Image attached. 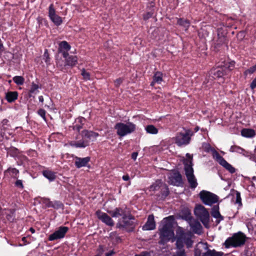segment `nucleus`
Returning <instances> with one entry per match:
<instances>
[{
    "label": "nucleus",
    "mask_w": 256,
    "mask_h": 256,
    "mask_svg": "<svg viewBox=\"0 0 256 256\" xmlns=\"http://www.w3.org/2000/svg\"><path fill=\"white\" fill-rule=\"evenodd\" d=\"M243 34H244V32H241L239 33L238 35V36H240V35L242 36Z\"/></svg>",
    "instance_id": "nucleus-62"
},
{
    "label": "nucleus",
    "mask_w": 256,
    "mask_h": 256,
    "mask_svg": "<svg viewBox=\"0 0 256 256\" xmlns=\"http://www.w3.org/2000/svg\"><path fill=\"white\" fill-rule=\"evenodd\" d=\"M234 66V62H230V64H229V66H225L224 68H228L230 70H232V68Z\"/></svg>",
    "instance_id": "nucleus-51"
},
{
    "label": "nucleus",
    "mask_w": 256,
    "mask_h": 256,
    "mask_svg": "<svg viewBox=\"0 0 256 256\" xmlns=\"http://www.w3.org/2000/svg\"><path fill=\"white\" fill-rule=\"evenodd\" d=\"M62 206V204L58 201H52L51 207L56 209L60 208Z\"/></svg>",
    "instance_id": "nucleus-40"
},
{
    "label": "nucleus",
    "mask_w": 256,
    "mask_h": 256,
    "mask_svg": "<svg viewBox=\"0 0 256 256\" xmlns=\"http://www.w3.org/2000/svg\"><path fill=\"white\" fill-rule=\"evenodd\" d=\"M194 214L203 224L208 228L209 225L210 214L206 209L202 205H197L194 208Z\"/></svg>",
    "instance_id": "nucleus-5"
},
{
    "label": "nucleus",
    "mask_w": 256,
    "mask_h": 256,
    "mask_svg": "<svg viewBox=\"0 0 256 256\" xmlns=\"http://www.w3.org/2000/svg\"><path fill=\"white\" fill-rule=\"evenodd\" d=\"M48 16L52 22L56 26H59L62 23V18L56 14L52 4H51L48 8Z\"/></svg>",
    "instance_id": "nucleus-9"
},
{
    "label": "nucleus",
    "mask_w": 256,
    "mask_h": 256,
    "mask_svg": "<svg viewBox=\"0 0 256 256\" xmlns=\"http://www.w3.org/2000/svg\"><path fill=\"white\" fill-rule=\"evenodd\" d=\"M18 93L16 92H8L6 94V98L9 102H12L18 98Z\"/></svg>",
    "instance_id": "nucleus-22"
},
{
    "label": "nucleus",
    "mask_w": 256,
    "mask_h": 256,
    "mask_svg": "<svg viewBox=\"0 0 256 256\" xmlns=\"http://www.w3.org/2000/svg\"><path fill=\"white\" fill-rule=\"evenodd\" d=\"M122 78H120L115 80L114 84H115L116 86H118L122 84Z\"/></svg>",
    "instance_id": "nucleus-47"
},
{
    "label": "nucleus",
    "mask_w": 256,
    "mask_h": 256,
    "mask_svg": "<svg viewBox=\"0 0 256 256\" xmlns=\"http://www.w3.org/2000/svg\"><path fill=\"white\" fill-rule=\"evenodd\" d=\"M113 218H118L120 216H124V210L121 208H116L114 210L108 211Z\"/></svg>",
    "instance_id": "nucleus-23"
},
{
    "label": "nucleus",
    "mask_w": 256,
    "mask_h": 256,
    "mask_svg": "<svg viewBox=\"0 0 256 256\" xmlns=\"http://www.w3.org/2000/svg\"><path fill=\"white\" fill-rule=\"evenodd\" d=\"M162 80V74L160 72H156L154 76V80L151 83V86H153L155 83L160 84Z\"/></svg>",
    "instance_id": "nucleus-25"
},
{
    "label": "nucleus",
    "mask_w": 256,
    "mask_h": 256,
    "mask_svg": "<svg viewBox=\"0 0 256 256\" xmlns=\"http://www.w3.org/2000/svg\"><path fill=\"white\" fill-rule=\"evenodd\" d=\"M192 156L189 154H186V158L184 160V170L188 182L192 188H194L196 187L198 183L196 180L194 174V170L192 167Z\"/></svg>",
    "instance_id": "nucleus-3"
},
{
    "label": "nucleus",
    "mask_w": 256,
    "mask_h": 256,
    "mask_svg": "<svg viewBox=\"0 0 256 256\" xmlns=\"http://www.w3.org/2000/svg\"><path fill=\"white\" fill-rule=\"evenodd\" d=\"M38 100H39V101L40 102H44V98H43V96H40L38 97Z\"/></svg>",
    "instance_id": "nucleus-56"
},
{
    "label": "nucleus",
    "mask_w": 256,
    "mask_h": 256,
    "mask_svg": "<svg viewBox=\"0 0 256 256\" xmlns=\"http://www.w3.org/2000/svg\"><path fill=\"white\" fill-rule=\"evenodd\" d=\"M30 230L32 232V233H34L35 230L33 228H30Z\"/></svg>",
    "instance_id": "nucleus-58"
},
{
    "label": "nucleus",
    "mask_w": 256,
    "mask_h": 256,
    "mask_svg": "<svg viewBox=\"0 0 256 256\" xmlns=\"http://www.w3.org/2000/svg\"><path fill=\"white\" fill-rule=\"evenodd\" d=\"M68 230V228L61 226L58 230L49 236L48 240L50 241L63 238Z\"/></svg>",
    "instance_id": "nucleus-10"
},
{
    "label": "nucleus",
    "mask_w": 256,
    "mask_h": 256,
    "mask_svg": "<svg viewBox=\"0 0 256 256\" xmlns=\"http://www.w3.org/2000/svg\"><path fill=\"white\" fill-rule=\"evenodd\" d=\"M202 148L204 150V151L206 152H212V150H214V149L212 148L210 145L208 143H204L202 144Z\"/></svg>",
    "instance_id": "nucleus-38"
},
{
    "label": "nucleus",
    "mask_w": 256,
    "mask_h": 256,
    "mask_svg": "<svg viewBox=\"0 0 256 256\" xmlns=\"http://www.w3.org/2000/svg\"><path fill=\"white\" fill-rule=\"evenodd\" d=\"M224 74L225 70L224 66L214 68L210 71L209 80H212V79L220 78L224 75Z\"/></svg>",
    "instance_id": "nucleus-13"
},
{
    "label": "nucleus",
    "mask_w": 256,
    "mask_h": 256,
    "mask_svg": "<svg viewBox=\"0 0 256 256\" xmlns=\"http://www.w3.org/2000/svg\"><path fill=\"white\" fill-rule=\"evenodd\" d=\"M15 186L21 189H22L24 188V186L22 184V181L20 180H17L15 182Z\"/></svg>",
    "instance_id": "nucleus-42"
},
{
    "label": "nucleus",
    "mask_w": 256,
    "mask_h": 256,
    "mask_svg": "<svg viewBox=\"0 0 256 256\" xmlns=\"http://www.w3.org/2000/svg\"><path fill=\"white\" fill-rule=\"evenodd\" d=\"M6 172L14 178H17L19 172L14 168H10L6 170Z\"/></svg>",
    "instance_id": "nucleus-32"
},
{
    "label": "nucleus",
    "mask_w": 256,
    "mask_h": 256,
    "mask_svg": "<svg viewBox=\"0 0 256 256\" xmlns=\"http://www.w3.org/2000/svg\"><path fill=\"white\" fill-rule=\"evenodd\" d=\"M218 39L220 42H224L226 41V38L224 35L220 36L219 34H218Z\"/></svg>",
    "instance_id": "nucleus-49"
},
{
    "label": "nucleus",
    "mask_w": 256,
    "mask_h": 256,
    "mask_svg": "<svg viewBox=\"0 0 256 256\" xmlns=\"http://www.w3.org/2000/svg\"><path fill=\"white\" fill-rule=\"evenodd\" d=\"M2 48H3V46L2 44H0V54L2 51V50H3Z\"/></svg>",
    "instance_id": "nucleus-57"
},
{
    "label": "nucleus",
    "mask_w": 256,
    "mask_h": 256,
    "mask_svg": "<svg viewBox=\"0 0 256 256\" xmlns=\"http://www.w3.org/2000/svg\"><path fill=\"white\" fill-rule=\"evenodd\" d=\"M136 127L134 124L128 122L126 123L118 122L116 124L114 128L116 130L118 136L124 137L134 132Z\"/></svg>",
    "instance_id": "nucleus-4"
},
{
    "label": "nucleus",
    "mask_w": 256,
    "mask_h": 256,
    "mask_svg": "<svg viewBox=\"0 0 256 256\" xmlns=\"http://www.w3.org/2000/svg\"><path fill=\"white\" fill-rule=\"evenodd\" d=\"M82 74L84 78L86 80H90V76L88 72H86L85 70H83L82 72Z\"/></svg>",
    "instance_id": "nucleus-43"
},
{
    "label": "nucleus",
    "mask_w": 256,
    "mask_h": 256,
    "mask_svg": "<svg viewBox=\"0 0 256 256\" xmlns=\"http://www.w3.org/2000/svg\"><path fill=\"white\" fill-rule=\"evenodd\" d=\"M193 133L190 130H184L183 132L178 133L174 138L175 142L178 146L188 144Z\"/></svg>",
    "instance_id": "nucleus-6"
},
{
    "label": "nucleus",
    "mask_w": 256,
    "mask_h": 256,
    "mask_svg": "<svg viewBox=\"0 0 256 256\" xmlns=\"http://www.w3.org/2000/svg\"><path fill=\"white\" fill-rule=\"evenodd\" d=\"M250 86L252 90H254V88H256V77L250 84Z\"/></svg>",
    "instance_id": "nucleus-46"
},
{
    "label": "nucleus",
    "mask_w": 256,
    "mask_h": 256,
    "mask_svg": "<svg viewBox=\"0 0 256 256\" xmlns=\"http://www.w3.org/2000/svg\"><path fill=\"white\" fill-rule=\"evenodd\" d=\"M13 81L17 85H22L24 82V78L22 76H15L12 78Z\"/></svg>",
    "instance_id": "nucleus-34"
},
{
    "label": "nucleus",
    "mask_w": 256,
    "mask_h": 256,
    "mask_svg": "<svg viewBox=\"0 0 256 256\" xmlns=\"http://www.w3.org/2000/svg\"><path fill=\"white\" fill-rule=\"evenodd\" d=\"M244 235L239 232L237 234L234 235L232 238L226 240L224 244L226 248H230V246L237 247L240 246L244 244L245 242Z\"/></svg>",
    "instance_id": "nucleus-7"
},
{
    "label": "nucleus",
    "mask_w": 256,
    "mask_h": 256,
    "mask_svg": "<svg viewBox=\"0 0 256 256\" xmlns=\"http://www.w3.org/2000/svg\"><path fill=\"white\" fill-rule=\"evenodd\" d=\"M38 85L36 84L32 83L30 89V92L31 94H36L38 92Z\"/></svg>",
    "instance_id": "nucleus-39"
},
{
    "label": "nucleus",
    "mask_w": 256,
    "mask_h": 256,
    "mask_svg": "<svg viewBox=\"0 0 256 256\" xmlns=\"http://www.w3.org/2000/svg\"><path fill=\"white\" fill-rule=\"evenodd\" d=\"M174 218L172 216L164 218L162 221L160 228V243L164 244L174 239V232L172 229Z\"/></svg>",
    "instance_id": "nucleus-2"
},
{
    "label": "nucleus",
    "mask_w": 256,
    "mask_h": 256,
    "mask_svg": "<svg viewBox=\"0 0 256 256\" xmlns=\"http://www.w3.org/2000/svg\"><path fill=\"white\" fill-rule=\"evenodd\" d=\"M156 227V224L154 220L153 215H150L148 217L146 224L143 226L142 229L144 230H154Z\"/></svg>",
    "instance_id": "nucleus-17"
},
{
    "label": "nucleus",
    "mask_w": 256,
    "mask_h": 256,
    "mask_svg": "<svg viewBox=\"0 0 256 256\" xmlns=\"http://www.w3.org/2000/svg\"><path fill=\"white\" fill-rule=\"evenodd\" d=\"M26 240V238H25V237L22 238V240L23 242H25Z\"/></svg>",
    "instance_id": "nucleus-60"
},
{
    "label": "nucleus",
    "mask_w": 256,
    "mask_h": 256,
    "mask_svg": "<svg viewBox=\"0 0 256 256\" xmlns=\"http://www.w3.org/2000/svg\"><path fill=\"white\" fill-rule=\"evenodd\" d=\"M7 122V120H4L2 122V123L4 124H6Z\"/></svg>",
    "instance_id": "nucleus-61"
},
{
    "label": "nucleus",
    "mask_w": 256,
    "mask_h": 256,
    "mask_svg": "<svg viewBox=\"0 0 256 256\" xmlns=\"http://www.w3.org/2000/svg\"><path fill=\"white\" fill-rule=\"evenodd\" d=\"M4 133H2V132H0V142L2 140V138L4 137Z\"/></svg>",
    "instance_id": "nucleus-55"
},
{
    "label": "nucleus",
    "mask_w": 256,
    "mask_h": 256,
    "mask_svg": "<svg viewBox=\"0 0 256 256\" xmlns=\"http://www.w3.org/2000/svg\"><path fill=\"white\" fill-rule=\"evenodd\" d=\"M146 132L150 134H156L158 133V130L154 126L150 124L145 128Z\"/></svg>",
    "instance_id": "nucleus-29"
},
{
    "label": "nucleus",
    "mask_w": 256,
    "mask_h": 256,
    "mask_svg": "<svg viewBox=\"0 0 256 256\" xmlns=\"http://www.w3.org/2000/svg\"><path fill=\"white\" fill-rule=\"evenodd\" d=\"M85 122V119L84 118L80 117L78 118L76 120L75 124L72 126L73 130H80L82 128L83 122Z\"/></svg>",
    "instance_id": "nucleus-24"
},
{
    "label": "nucleus",
    "mask_w": 256,
    "mask_h": 256,
    "mask_svg": "<svg viewBox=\"0 0 256 256\" xmlns=\"http://www.w3.org/2000/svg\"><path fill=\"white\" fill-rule=\"evenodd\" d=\"M43 175L44 177L50 180H54L55 178V174L50 170H44L43 172Z\"/></svg>",
    "instance_id": "nucleus-30"
},
{
    "label": "nucleus",
    "mask_w": 256,
    "mask_h": 256,
    "mask_svg": "<svg viewBox=\"0 0 256 256\" xmlns=\"http://www.w3.org/2000/svg\"><path fill=\"white\" fill-rule=\"evenodd\" d=\"M152 16V14L150 12H148L144 16V18L147 20Z\"/></svg>",
    "instance_id": "nucleus-50"
},
{
    "label": "nucleus",
    "mask_w": 256,
    "mask_h": 256,
    "mask_svg": "<svg viewBox=\"0 0 256 256\" xmlns=\"http://www.w3.org/2000/svg\"><path fill=\"white\" fill-rule=\"evenodd\" d=\"M70 144L76 148H84L88 146V141L82 138L79 141H71Z\"/></svg>",
    "instance_id": "nucleus-19"
},
{
    "label": "nucleus",
    "mask_w": 256,
    "mask_h": 256,
    "mask_svg": "<svg viewBox=\"0 0 256 256\" xmlns=\"http://www.w3.org/2000/svg\"><path fill=\"white\" fill-rule=\"evenodd\" d=\"M63 56L65 58L66 65L73 66H75L78 62V58L75 56H70L68 52H64Z\"/></svg>",
    "instance_id": "nucleus-15"
},
{
    "label": "nucleus",
    "mask_w": 256,
    "mask_h": 256,
    "mask_svg": "<svg viewBox=\"0 0 256 256\" xmlns=\"http://www.w3.org/2000/svg\"><path fill=\"white\" fill-rule=\"evenodd\" d=\"M161 184L162 182L160 180H156L154 184H153L150 186L149 188V190L154 192L158 190L160 188V184Z\"/></svg>",
    "instance_id": "nucleus-33"
},
{
    "label": "nucleus",
    "mask_w": 256,
    "mask_h": 256,
    "mask_svg": "<svg viewBox=\"0 0 256 256\" xmlns=\"http://www.w3.org/2000/svg\"><path fill=\"white\" fill-rule=\"evenodd\" d=\"M40 202L46 208L51 207L52 201H50L49 199L46 198H41Z\"/></svg>",
    "instance_id": "nucleus-37"
},
{
    "label": "nucleus",
    "mask_w": 256,
    "mask_h": 256,
    "mask_svg": "<svg viewBox=\"0 0 256 256\" xmlns=\"http://www.w3.org/2000/svg\"><path fill=\"white\" fill-rule=\"evenodd\" d=\"M190 225L194 233L200 234L202 232V226L198 222L191 220L190 221Z\"/></svg>",
    "instance_id": "nucleus-16"
},
{
    "label": "nucleus",
    "mask_w": 256,
    "mask_h": 256,
    "mask_svg": "<svg viewBox=\"0 0 256 256\" xmlns=\"http://www.w3.org/2000/svg\"><path fill=\"white\" fill-rule=\"evenodd\" d=\"M90 160V158L89 157L83 158L76 157L74 163L76 168H80L86 166Z\"/></svg>",
    "instance_id": "nucleus-18"
},
{
    "label": "nucleus",
    "mask_w": 256,
    "mask_h": 256,
    "mask_svg": "<svg viewBox=\"0 0 256 256\" xmlns=\"http://www.w3.org/2000/svg\"><path fill=\"white\" fill-rule=\"evenodd\" d=\"M222 252H216L214 250H208L205 253L204 256H222Z\"/></svg>",
    "instance_id": "nucleus-35"
},
{
    "label": "nucleus",
    "mask_w": 256,
    "mask_h": 256,
    "mask_svg": "<svg viewBox=\"0 0 256 256\" xmlns=\"http://www.w3.org/2000/svg\"><path fill=\"white\" fill-rule=\"evenodd\" d=\"M136 256H146V254H142L140 255H136Z\"/></svg>",
    "instance_id": "nucleus-59"
},
{
    "label": "nucleus",
    "mask_w": 256,
    "mask_h": 256,
    "mask_svg": "<svg viewBox=\"0 0 256 256\" xmlns=\"http://www.w3.org/2000/svg\"><path fill=\"white\" fill-rule=\"evenodd\" d=\"M178 24L184 26L186 30L190 26V22L182 18L178 20Z\"/></svg>",
    "instance_id": "nucleus-36"
},
{
    "label": "nucleus",
    "mask_w": 256,
    "mask_h": 256,
    "mask_svg": "<svg viewBox=\"0 0 256 256\" xmlns=\"http://www.w3.org/2000/svg\"><path fill=\"white\" fill-rule=\"evenodd\" d=\"M213 158L218 162L220 164L223 163L226 160L221 156L220 154L215 150H212V152Z\"/></svg>",
    "instance_id": "nucleus-26"
},
{
    "label": "nucleus",
    "mask_w": 256,
    "mask_h": 256,
    "mask_svg": "<svg viewBox=\"0 0 256 256\" xmlns=\"http://www.w3.org/2000/svg\"><path fill=\"white\" fill-rule=\"evenodd\" d=\"M104 248L106 250V248L104 247ZM105 252V256H112L114 254L113 250H111L110 252Z\"/></svg>",
    "instance_id": "nucleus-52"
},
{
    "label": "nucleus",
    "mask_w": 256,
    "mask_h": 256,
    "mask_svg": "<svg viewBox=\"0 0 256 256\" xmlns=\"http://www.w3.org/2000/svg\"><path fill=\"white\" fill-rule=\"evenodd\" d=\"M96 215L98 218L106 224L111 226L114 225L112 220L106 213L98 210L96 212Z\"/></svg>",
    "instance_id": "nucleus-11"
},
{
    "label": "nucleus",
    "mask_w": 256,
    "mask_h": 256,
    "mask_svg": "<svg viewBox=\"0 0 256 256\" xmlns=\"http://www.w3.org/2000/svg\"><path fill=\"white\" fill-rule=\"evenodd\" d=\"M241 134L244 137L251 138L255 136L256 132L253 129L244 128L241 131Z\"/></svg>",
    "instance_id": "nucleus-21"
},
{
    "label": "nucleus",
    "mask_w": 256,
    "mask_h": 256,
    "mask_svg": "<svg viewBox=\"0 0 256 256\" xmlns=\"http://www.w3.org/2000/svg\"><path fill=\"white\" fill-rule=\"evenodd\" d=\"M44 58L46 62L48 63L49 62V57L46 51L44 54Z\"/></svg>",
    "instance_id": "nucleus-48"
},
{
    "label": "nucleus",
    "mask_w": 256,
    "mask_h": 256,
    "mask_svg": "<svg viewBox=\"0 0 256 256\" xmlns=\"http://www.w3.org/2000/svg\"><path fill=\"white\" fill-rule=\"evenodd\" d=\"M236 202L239 204H241V198L240 193L238 192H236Z\"/></svg>",
    "instance_id": "nucleus-44"
},
{
    "label": "nucleus",
    "mask_w": 256,
    "mask_h": 256,
    "mask_svg": "<svg viewBox=\"0 0 256 256\" xmlns=\"http://www.w3.org/2000/svg\"><path fill=\"white\" fill-rule=\"evenodd\" d=\"M192 234L190 232H185L182 228H178L176 231V246L177 250L174 256H186L183 247L186 244L187 248L192 246Z\"/></svg>",
    "instance_id": "nucleus-1"
},
{
    "label": "nucleus",
    "mask_w": 256,
    "mask_h": 256,
    "mask_svg": "<svg viewBox=\"0 0 256 256\" xmlns=\"http://www.w3.org/2000/svg\"><path fill=\"white\" fill-rule=\"evenodd\" d=\"M82 137L84 140H88V144L91 141H94L96 140L98 136V134L92 131H89L88 130H84L82 132Z\"/></svg>",
    "instance_id": "nucleus-14"
},
{
    "label": "nucleus",
    "mask_w": 256,
    "mask_h": 256,
    "mask_svg": "<svg viewBox=\"0 0 256 256\" xmlns=\"http://www.w3.org/2000/svg\"><path fill=\"white\" fill-rule=\"evenodd\" d=\"M122 179L124 180L127 181L130 180V176L128 175H124L122 176Z\"/></svg>",
    "instance_id": "nucleus-54"
},
{
    "label": "nucleus",
    "mask_w": 256,
    "mask_h": 256,
    "mask_svg": "<svg viewBox=\"0 0 256 256\" xmlns=\"http://www.w3.org/2000/svg\"><path fill=\"white\" fill-rule=\"evenodd\" d=\"M169 182L174 186H179L182 184L181 175L179 172H170L168 176Z\"/></svg>",
    "instance_id": "nucleus-12"
},
{
    "label": "nucleus",
    "mask_w": 256,
    "mask_h": 256,
    "mask_svg": "<svg viewBox=\"0 0 256 256\" xmlns=\"http://www.w3.org/2000/svg\"><path fill=\"white\" fill-rule=\"evenodd\" d=\"M199 196L202 202L208 206H212V204L216 203L218 200V198L216 195L204 190L201 191Z\"/></svg>",
    "instance_id": "nucleus-8"
},
{
    "label": "nucleus",
    "mask_w": 256,
    "mask_h": 256,
    "mask_svg": "<svg viewBox=\"0 0 256 256\" xmlns=\"http://www.w3.org/2000/svg\"><path fill=\"white\" fill-rule=\"evenodd\" d=\"M9 82V83H10V82H11V80H9V82Z\"/></svg>",
    "instance_id": "nucleus-63"
},
{
    "label": "nucleus",
    "mask_w": 256,
    "mask_h": 256,
    "mask_svg": "<svg viewBox=\"0 0 256 256\" xmlns=\"http://www.w3.org/2000/svg\"><path fill=\"white\" fill-rule=\"evenodd\" d=\"M230 152H236L242 154L244 156H246V150L238 146H232L230 148Z\"/></svg>",
    "instance_id": "nucleus-28"
},
{
    "label": "nucleus",
    "mask_w": 256,
    "mask_h": 256,
    "mask_svg": "<svg viewBox=\"0 0 256 256\" xmlns=\"http://www.w3.org/2000/svg\"><path fill=\"white\" fill-rule=\"evenodd\" d=\"M256 70V64L254 66L250 68H248V70H246L244 72V74L246 76L248 74H252Z\"/></svg>",
    "instance_id": "nucleus-41"
},
{
    "label": "nucleus",
    "mask_w": 256,
    "mask_h": 256,
    "mask_svg": "<svg viewBox=\"0 0 256 256\" xmlns=\"http://www.w3.org/2000/svg\"><path fill=\"white\" fill-rule=\"evenodd\" d=\"M219 208L218 206H214L212 208V216L215 218H216V222L217 223H219L221 220H223V217L220 214L218 211Z\"/></svg>",
    "instance_id": "nucleus-20"
},
{
    "label": "nucleus",
    "mask_w": 256,
    "mask_h": 256,
    "mask_svg": "<svg viewBox=\"0 0 256 256\" xmlns=\"http://www.w3.org/2000/svg\"><path fill=\"white\" fill-rule=\"evenodd\" d=\"M223 167H224L226 169L228 170L230 173L233 174L235 172V168L230 164H228L226 160L220 164Z\"/></svg>",
    "instance_id": "nucleus-31"
},
{
    "label": "nucleus",
    "mask_w": 256,
    "mask_h": 256,
    "mask_svg": "<svg viewBox=\"0 0 256 256\" xmlns=\"http://www.w3.org/2000/svg\"><path fill=\"white\" fill-rule=\"evenodd\" d=\"M38 114L41 116L44 120H46L45 115L46 112L42 109H40L38 111Z\"/></svg>",
    "instance_id": "nucleus-45"
},
{
    "label": "nucleus",
    "mask_w": 256,
    "mask_h": 256,
    "mask_svg": "<svg viewBox=\"0 0 256 256\" xmlns=\"http://www.w3.org/2000/svg\"><path fill=\"white\" fill-rule=\"evenodd\" d=\"M70 48V45L66 41H62L59 44V50L60 51H64L63 53L67 52Z\"/></svg>",
    "instance_id": "nucleus-27"
},
{
    "label": "nucleus",
    "mask_w": 256,
    "mask_h": 256,
    "mask_svg": "<svg viewBox=\"0 0 256 256\" xmlns=\"http://www.w3.org/2000/svg\"><path fill=\"white\" fill-rule=\"evenodd\" d=\"M138 156V153L137 152H133L132 154V158L134 160H136V159Z\"/></svg>",
    "instance_id": "nucleus-53"
}]
</instances>
